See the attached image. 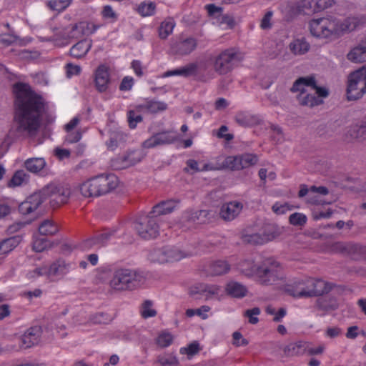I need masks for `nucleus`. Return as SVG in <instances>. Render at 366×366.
<instances>
[{
	"label": "nucleus",
	"instance_id": "obj_1",
	"mask_svg": "<svg viewBox=\"0 0 366 366\" xmlns=\"http://www.w3.org/2000/svg\"><path fill=\"white\" fill-rule=\"evenodd\" d=\"M13 92L15 100L11 132L16 137H35L41 125L42 117L46 111V103L28 84H14Z\"/></svg>",
	"mask_w": 366,
	"mask_h": 366
},
{
	"label": "nucleus",
	"instance_id": "obj_2",
	"mask_svg": "<svg viewBox=\"0 0 366 366\" xmlns=\"http://www.w3.org/2000/svg\"><path fill=\"white\" fill-rule=\"evenodd\" d=\"M118 186V178L114 174H101L94 177L80 186L81 194L86 197H99L114 190Z\"/></svg>",
	"mask_w": 366,
	"mask_h": 366
},
{
	"label": "nucleus",
	"instance_id": "obj_3",
	"mask_svg": "<svg viewBox=\"0 0 366 366\" xmlns=\"http://www.w3.org/2000/svg\"><path fill=\"white\" fill-rule=\"evenodd\" d=\"M145 282V276L143 272L120 268L114 271L109 282L112 289L117 291L134 290L139 287Z\"/></svg>",
	"mask_w": 366,
	"mask_h": 366
},
{
	"label": "nucleus",
	"instance_id": "obj_4",
	"mask_svg": "<svg viewBox=\"0 0 366 366\" xmlns=\"http://www.w3.org/2000/svg\"><path fill=\"white\" fill-rule=\"evenodd\" d=\"M330 290V287L326 282L311 277L295 281L291 289H289L291 295L298 298L320 296Z\"/></svg>",
	"mask_w": 366,
	"mask_h": 366
},
{
	"label": "nucleus",
	"instance_id": "obj_5",
	"mask_svg": "<svg viewBox=\"0 0 366 366\" xmlns=\"http://www.w3.org/2000/svg\"><path fill=\"white\" fill-rule=\"evenodd\" d=\"M262 285H279L284 282L285 274L282 265L274 259L266 258L257 266L256 274Z\"/></svg>",
	"mask_w": 366,
	"mask_h": 366
},
{
	"label": "nucleus",
	"instance_id": "obj_6",
	"mask_svg": "<svg viewBox=\"0 0 366 366\" xmlns=\"http://www.w3.org/2000/svg\"><path fill=\"white\" fill-rule=\"evenodd\" d=\"M308 84H314V76H304L298 78L290 89L292 93L299 92L297 95V100L302 107H308L312 108L315 106L320 105L323 103V100L317 97L314 94L307 93L305 89Z\"/></svg>",
	"mask_w": 366,
	"mask_h": 366
},
{
	"label": "nucleus",
	"instance_id": "obj_7",
	"mask_svg": "<svg viewBox=\"0 0 366 366\" xmlns=\"http://www.w3.org/2000/svg\"><path fill=\"white\" fill-rule=\"evenodd\" d=\"M366 94V66L351 72L347 78V98L349 101L361 99Z\"/></svg>",
	"mask_w": 366,
	"mask_h": 366
},
{
	"label": "nucleus",
	"instance_id": "obj_8",
	"mask_svg": "<svg viewBox=\"0 0 366 366\" xmlns=\"http://www.w3.org/2000/svg\"><path fill=\"white\" fill-rule=\"evenodd\" d=\"M213 69L219 75L230 72L234 64L240 60L238 52L234 48L227 49L212 59Z\"/></svg>",
	"mask_w": 366,
	"mask_h": 366
},
{
	"label": "nucleus",
	"instance_id": "obj_9",
	"mask_svg": "<svg viewBox=\"0 0 366 366\" xmlns=\"http://www.w3.org/2000/svg\"><path fill=\"white\" fill-rule=\"evenodd\" d=\"M42 194L44 201L49 199L51 207L56 208L68 202L71 191L61 184L50 183L42 188Z\"/></svg>",
	"mask_w": 366,
	"mask_h": 366
},
{
	"label": "nucleus",
	"instance_id": "obj_10",
	"mask_svg": "<svg viewBox=\"0 0 366 366\" xmlns=\"http://www.w3.org/2000/svg\"><path fill=\"white\" fill-rule=\"evenodd\" d=\"M134 227L138 235L144 239L156 238L159 234L158 219L153 214L139 217Z\"/></svg>",
	"mask_w": 366,
	"mask_h": 366
},
{
	"label": "nucleus",
	"instance_id": "obj_11",
	"mask_svg": "<svg viewBox=\"0 0 366 366\" xmlns=\"http://www.w3.org/2000/svg\"><path fill=\"white\" fill-rule=\"evenodd\" d=\"M335 18H320L310 21V30L312 36L318 38H328L337 35Z\"/></svg>",
	"mask_w": 366,
	"mask_h": 366
},
{
	"label": "nucleus",
	"instance_id": "obj_12",
	"mask_svg": "<svg viewBox=\"0 0 366 366\" xmlns=\"http://www.w3.org/2000/svg\"><path fill=\"white\" fill-rule=\"evenodd\" d=\"M99 26L89 21H80L71 24L64 31V36L68 39H80L94 33Z\"/></svg>",
	"mask_w": 366,
	"mask_h": 366
},
{
	"label": "nucleus",
	"instance_id": "obj_13",
	"mask_svg": "<svg viewBox=\"0 0 366 366\" xmlns=\"http://www.w3.org/2000/svg\"><path fill=\"white\" fill-rule=\"evenodd\" d=\"M142 159V155L139 152L132 151L112 159L111 160V167L115 170L127 169L137 164Z\"/></svg>",
	"mask_w": 366,
	"mask_h": 366
},
{
	"label": "nucleus",
	"instance_id": "obj_14",
	"mask_svg": "<svg viewBox=\"0 0 366 366\" xmlns=\"http://www.w3.org/2000/svg\"><path fill=\"white\" fill-rule=\"evenodd\" d=\"M44 202V196L42 194V189L29 196L25 201L19 205V211L24 215L29 214L36 211L38 207Z\"/></svg>",
	"mask_w": 366,
	"mask_h": 366
},
{
	"label": "nucleus",
	"instance_id": "obj_15",
	"mask_svg": "<svg viewBox=\"0 0 366 366\" xmlns=\"http://www.w3.org/2000/svg\"><path fill=\"white\" fill-rule=\"evenodd\" d=\"M176 140V137L171 131L156 133L142 143L144 148L150 149L157 146L169 144Z\"/></svg>",
	"mask_w": 366,
	"mask_h": 366
},
{
	"label": "nucleus",
	"instance_id": "obj_16",
	"mask_svg": "<svg viewBox=\"0 0 366 366\" xmlns=\"http://www.w3.org/2000/svg\"><path fill=\"white\" fill-rule=\"evenodd\" d=\"M42 334V328L41 326L36 325L29 327L21 336V344L19 347L21 349L31 348L39 344Z\"/></svg>",
	"mask_w": 366,
	"mask_h": 366
},
{
	"label": "nucleus",
	"instance_id": "obj_17",
	"mask_svg": "<svg viewBox=\"0 0 366 366\" xmlns=\"http://www.w3.org/2000/svg\"><path fill=\"white\" fill-rule=\"evenodd\" d=\"M197 46V40L194 38L189 37L173 43L171 46V49L174 54L186 56L194 51Z\"/></svg>",
	"mask_w": 366,
	"mask_h": 366
},
{
	"label": "nucleus",
	"instance_id": "obj_18",
	"mask_svg": "<svg viewBox=\"0 0 366 366\" xmlns=\"http://www.w3.org/2000/svg\"><path fill=\"white\" fill-rule=\"evenodd\" d=\"M242 207V203L235 201L224 204L221 207L219 215L225 221H232L239 214Z\"/></svg>",
	"mask_w": 366,
	"mask_h": 366
},
{
	"label": "nucleus",
	"instance_id": "obj_19",
	"mask_svg": "<svg viewBox=\"0 0 366 366\" xmlns=\"http://www.w3.org/2000/svg\"><path fill=\"white\" fill-rule=\"evenodd\" d=\"M95 86L100 92H105L109 83V74L108 68L104 65H100L95 72Z\"/></svg>",
	"mask_w": 366,
	"mask_h": 366
},
{
	"label": "nucleus",
	"instance_id": "obj_20",
	"mask_svg": "<svg viewBox=\"0 0 366 366\" xmlns=\"http://www.w3.org/2000/svg\"><path fill=\"white\" fill-rule=\"evenodd\" d=\"M69 271L68 264L64 260L59 259L47 265V278L54 280V277H58L66 274Z\"/></svg>",
	"mask_w": 366,
	"mask_h": 366
},
{
	"label": "nucleus",
	"instance_id": "obj_21",
	"mask_svg": "<svg viewBox=\"0 0 366 366\" xmlns=\"http://www.w3.org/2000/svg\"><path fill=\"white\" fill-rule=\"evenodd\" d=\"M347 58L354 63L366 61V39L362 40L356 46L352 49L347 54Z\"/></svg>",
	"mask_w": 366,
	"mask_h": 366
},
{
	"label": "nucleus",
	"instance_id": "obj_22",
	"mask_svg": "<svg viewBox=\"0 0 366 366\" xmlns=\"http://www.w3.org/2000/svg\"><path fill=\"white\" fill-rule=\"evenodd\" d=\"M179 203V201L174 199H169L162 201L153 207L150 214H153L157 217L160 215L167 214L173 212Z\"/></svg>",
	"mask_w": 366,
	"mask_h": 366
},
{
	"label": "nucleus",
	"instance_id": "obj_23",
	"mask_svg": "<svg viewBox=\"0 0 366 366\" xmlns=\"http://www.w3.org/2000/svg\"><path fill=\"white\" fill-rule=\"evenodd\" d=\"M92 46L91 39H83L74 44L70 49V55L74 58L84 57Z\"/></svg>",
	"mask_w": 366,
	"mask_h": 366
},
{
	"label": "nucleus",
	"instance_id": "obj_24",
	"mask_svg": "<svg viewBox=\"0 0 366 366\" xmlns=\"http://www.w3.org/2000/svg\"><path fill=\"white\" fill-rule=\"evenodd\" d=\"M230 270L229 264L224 260H217L209 264L207 268V273L211 276L223 275Z\"/></svg>",
	"mask_w": 366,
	"mask_h": 366
},
{
	"label": "nucleus",
	"instance_id": "obj_25",
	"mask_svg": "<svg viewBox=\"0 0 366 366\" xmlns=\"http://www.w3.org/2000/svg\"><path fill=\"white\" fill-rule=\"evenodd\" d=\"M307 342L297 341L285 347L283 352L287 357L302 355L307 352Z\"/></svg>",
	"mask_w": 366,
	"mask_h": 366
},
{
	"label": "nucleus",
	"instance_id": "obj_26",
	"mask_svg": "<svg viewBox=\"0 0 366 366\" xmlns=\"http://www.w3.org/2000/svg\"><path fill=\"white\" fill-rule=\"evenodd\" d=\"M197 70V64L195 63H190L185 66L167 71L164 74L163 76L168 77L171 76H182L184 77H188L195 74Z\"/></svg>",
	"mask_w": 366,
	"mask_h": 366
},
{
	"label": "nucleus",
	"instance_id": "obj_27",
	"mask_svg": "<svg viewBox=\"0 0 366 366\" xmlns=\"http://www.w3.org/2000/svg\"><path fill=\"white\" fill-rule=\"evenodd\" d=\"M167 109V104L163 102L150 100L144 104L137 106V109L139 112L147 111L150 113H157L163 112Z\"/></svg>",
	"mask_w": 366,
	"mask_h": 366
},
{
	"label": "nucleus",
	"instance_id": "obj_28",
	"mask_svg": "<svg viewBox=\"0 0 366 366\" xmlns=\"http://www.w3.org/2000/svg\"><path fill=\"white\" fill-rule=\"evenodd\" d=\"M360 23V20L357 17H348L343 21L336 19L337 35L340 32L352 31L355 30Z\"/></svg>",
	"mask_w": 366,
	"mask_h": 366
},
{
	"label": "nucleus",
	"instance_id": "obj_29",
	"mask_svg": "<svg viewBox=\"0 0 366 366\" xmlns=\"http://www.w3.org/2000/svg\"><path fill=\"white\" fill-rule=\"evenodd\" d=\"M226 292L232 297L242 298L246 296L247 289L241 283L232 281L227 283L226 286Z\"/></svg>",
	"mask_w": 366,
	"mask_h": 366
},
{
	"label": "nucleus",
	"instance_id": "obj_30",
	"mask_svg": "<svg viewBox=\"0 0 366 366\" xmlns=\"http://www.w3.org/2000/svg\"><path fill=\"white\" fill-rule=\"evenodd\" d=\"M220 292V287L216 285L199 284L192 290V294H207V298L218 295Z\"/></svg>",
	"mask_w": 366,
	"mask_h": 366
},
{
	"label": "nucleus",
	"instance_id": "obj_31",
	"mask_svg": "<svg viewBox=\"0 0 366 366\" xmlns=\"http://www.w3.org/2000/svg\"><path fill=\"white\" fill-rule=\"evenodd\" d=\"M316 307L322 311L334 310L337 308L338 303L335 298L331 296H325L317 300Z\"/></svg>",
	"mask_w": 366,
	"mask_h": 366
},
{
	"label": "nucleus",
	"instance_id": "obj_32",
	"mask_svg": "<svg viewBox=\"0 0 366 366\" xmlns=\"http://www.w3.org/2000/svg\"><path fill=\"white\" fill-rule=\"evenodd\" d=\"M46 166V161L44 158H29L24 162L25 168L30 172L37 174Z\"/></svg>",
	"mask_w": 366,
	"mask_h": 366
},
{
	"label": "nucleus",
	"instance_id": "obj_33",
	"mask_svg": "<svg viewBox=\"0 0 366 366\" xmlns=\"http://www.w3.org/2000/svg\"><path fill=\"white\" fill-rule=\"evenodd\" d=\"M236 122L242 127H249L257 123V117L246 112H238L235 116Z\"/></svg>",
	"mask_w": 366,
	"mask_h": 366
},
{
	"label": "nucleus",
	"instance_id": "obj_34",
	"mask_svg": "<svg viewBox=\"0 0 366 366\" xmlns=\"http://www.w3.org/2000/svg\"><path fill=\"white\" fill-rule=\"evenodd\" d=\"M164 254L166 256L165 258L167 259V263L179 261L186 257V254L183 251L171 246L164 247Z\"/></svg>",
	"mask_w": 366,
	"mask_h": 366
},
{
	"label": "nucleus",
	"instance_id": "obj_35",
	"mask_svg": "<svg viewBox=\"0 0 366 366\" xmlns=\"http://www.w3.org/2000/svg\"><path fill=\"white\" fill-rule=\"evenodd\" d=\"M290 49L294 54L302 55L309 51L310 44L305 39H298L290 43Z\"/></svg>",
	"mask_w": 366,
	"mask_h": 366
},
{
	"label": "nucleus",
	"instance_id": "obj_36",
	"mask_svg": "<svg viewBox=\"0 0 366 366\" xmlns=\"http://www.w3.org/2000/svg\"><path fill=\"white\" fill-rule=\"evenodd\" d=\"M175 26L173 19L167 18L163 21L158 29L159 36L162 39H166L172 33Z\"/></svg>",
	"mask_w": 366,
	"mask_h": 366
},
{
	"label": "nucleus",
	"instance_id": "obj_37",
	"mask_svg": "<svg viewBox=\"0 0 366 366\" xmlns=\"http://www.w3.org/2000/svg\"><path fill=\"white\" fill-rule=\"evenodd\" d=\"M58 231V226L50 219H45L39 227V234L44 236L54 235Z\"/></svg>",
	"mask_w": 366,
	"mask_h": 366
},
{
	"label": "nucleus",
	"instance_id": "obj_38",
	"mask_svg": "<svg viewBox=\"0 0 366 366\" xmlns=\"http://www.w3.org/2000/svg\"><path fill=\"white\" fill-rule=\"evenodd\" d=\"M349 136L358 141L366 139V122L361 125H355L348 130Z\"/></svg>",
	"mask_w": 366,
	"mask_h": 366
},
{
	"label": "nucleus",
	"instance_id": "obj_39",
	"mask_svg": "<svg viewBox=\"0 0 366 366\" xmlns=\"http://www.w3.org/2000/svg\"><path fill=\"white\" fill-rule=\"evenodd\" d=\"M282 233L281 229L274 224L266 225L264 228L263 234H262L264 242L272 241L279 237Z\"/></svg>",
	"mask_w": 366,
	"mask_h": 366
},
{
	"label": "nucleus",
	"instance_id": "obj_40",
	"mask_svg": "<svg viewBox=\"0 0 366 366\" xmlns=\"http://www.w3.org/2000/svg\"><path fill=\"white\" fill-rule=\"evenodd\" d=\"M241 238L244 242L248 244H262L265 243L262 234L258 233H249L247 230L242 232Z\"/></svg>",
	"mask_w": 366,
	"mask_h": 366
},
{
	"label": "nucleus",
	"instance_id": "obj_41",
	"mask_svg": "<svg viewBox=\"0 0 366 366\" xmlns=\"http://www.w3.org/2000/svg\"><path fill=\"white\" fill-rule=\"evenodd\" d=\"M29 177V176L24 170H18L14 174L8 186L10 187L21 186L28 182Z\"/></svg>",
	"mask_w": 366,
	"mask_h": 366
},
{
	"label": "nucleus",
	"instance_id": "obj_42",
	"mask_svg": "<svg viewBox=\"0 0 366 366\" xmlns=\"http://www.w3.org/2000/svg\"><path fill=\"white\" fill-rule=\"evenodd\" d=\"M222 167L231 170L242 169L240 155L227 157L222 162Z\"/></svg>",
	"mask_w": 366,
	"mask_h": 366
},
{
	"label": "nucleus",
	"instance_id": "obj_43",
	"mask_svg": "<svg viewBox=\"0 0 366 366\" xmlns=\"http://www.w3.org/2000/svg\"><path fill=\"white\" fill-rule=\"evenodd\" d=\"M257 266L253 261L244 260L239 264V269L242 273L246 276L256 275L257 272Z\"/></svg>",
	"mask_w": 366,
	"mask_h": 366
},
{
	"label": "nucleus",
	"instance_id": "obj_44",
	"mask_svg": "<svg viewBox=\"0 0 366 366\" xmlns=\"http://www.w3.org/2000/svg\"><path fill=\"white\" fill-rule=\"evenodd\" d=\"M165 257L164 247L159 249H154L152 250L149 254V259L152 262L159 264L167 263Z\"/></svg>",
	"mask_w": 366,
	"mask_h": 366
},
{
	"label": "nucleus",
	"instance_id": "obj_45",
	"mask_svg": "<svg viewBox=\"0 0 366 366\" xmlns=\"http://www.w3.org/2000/svg\"><path fill=\"white\" fill-rule=\"evenodd\" d=\"M153 302L151 300H145L141 307V315L143 318L147 319L153 317L157 315V311L152 308Z\"/></svg>",
	"mask_w": 366,
	"mask_h": 366
},
{
	"label": "nucleus",
	"instance_id": "obj_46",
	"mask_svg": "<svg viewBox=\"0 0 366 366\" xmlns=\"http://www.w3.org/2000/svg\"><path fill=\"white\" fill-rule=\"evenodd\" d=\"M156 5L153 2H142L138 6V12L142 16H149L154 14Z\"/></svg>",
	"mask_w": 366,
	"mask_h": 366
},
{
	"label": "nucleus",
	"instance_id": "obj_47",
	"mask_svg": "<svg viewBox=\"0 0 366 366\" xmlns=\"http://www.w3.org/2000/svg\"><path fill=\"white\" fill-rule=\"evenodd\" d=\"M21 241V237L20 236H14L3 240L1 242V243L4 248V251H6V253H9L10 251L17 247Z\"/></svg>",
	"mask_w": 366,
	"mask_h": 366
},
{
	"label": "nucleus",
	"instance_id": "obj_48",
	"mask_svg": "<svg viewBox=\"0 0 366 366\" xmlns=\"http://www.w3.org/2000/svg\"><path fill=\"white\" fill-rule=\"evenodd\" d=\"M72 0H50L48 1V6L54 11H61L66 9Z\"/></svg>",
	"mask_w": 366,
	"mask_h": 366
},
{
	"label": "nucleus",
	"instance_id": "obj_49",
	"mask_svg": "<svg viewBox=\"0 0 366 366\" xmlns=\"http://www.w3.org/2000/svg\"><path fill=\"white\" fill-rule=\"evenodd\" d=\"M140 112L137 109L136 110H129L127 112V119L129 126L131 129H134L137 127V123L142 121V117L139 114Z\"/></svg>",
	"mask_w": 366,
	"mask_h": 366
},
{
	"label": "nucleus",
	"instance_id": "obj_50",
	"mask_svg": "<svg viewBox=\"0 0 366 366\" xmlns=\"http://www.w3.org/2000/svg\"><path fill=\"white\" fill-rule=\"evenodd\" d=\"M173 342V336L171 333L163 332L159 335L156 340V343L160 347H167Z\"/></svg>",
	"mask_w": 366,
	"mask_h": 366
},
{
	"label": "nucleus",
	"instance_id": "obj_51",
	"mask_svg": "<svg viewBox=\"0 0 366 366\" xmlns=\"http://www.w3.org/2000/svg\"><path fill=\"white\" fill-rule=\"evenodd\" d=\"M240 159L242 169L255 165L258 162V157L257 155L249 153L240 155Z\"/></svg>",
	"mask_w": 366,
	"mask_h": 366
},
{
	"label": "nucleus",
	"instance_id": "obj_52",
	"mask_svg": "<svg viewBox=\"0 0 366 366\" xmlns=\"http://www.w3.org/2000/svg\"><path fill=\"white\" fill-rule=\"evenodd\" d=\"M198 222L201 224L208 223L216 217V212L212 210L202 209L198 211Z\"/></svg>",
	"mask_w": 366,
	"mask_h": 366
},
{
	"label": "nucleus",
	"instance_id": "obj_53",
	"mask_svg": "<svg viewBox=\"0 0 366 366\" xmlns=\"http://www.w3.org/2000/svg\"><path fill=\"white\" fill-rule=\"evenodd\" d=\"M157 361L162 366H177L179 364L177 358L169 354L159 356Z\"/></svg>",
	"mask_w": 366,
	"mask_h": 366
},
{
	"label": "nucleus",
	"instance_id": "obj_54",
	"mask_svg": "<svg viewBox=\"0 0 366 366\" xmlns=\"http://www.w3.org/2000/svg\"><path fill=\"white\" fill-rule=\"evenodd\" d=\"M307 217L299 212H295L292 214L289 217V222L291 224L295 226H302L307 222Z\"/></svg>",
	"mask_w": 366,
	"mask_h": 366
},
{
	"label": "nucleus",
	"instance_id": "obj_55",
	"mask_svg": "<svg viewBox=\"0 0 366 366\" xmlns=\"http://www.w3.org/2000/svg\"><path fill=\"white\" fill-rule=\"evenodd\" d=\"M199 345L197 342H193L186 347L180 348V353L182 355H187L189 357L194 356L199 352Z\"/></svg>",
	"mask_w": 366,
	"mask_h": 366
},
{
	"label": "nucleus",
	"instance_id": "obj_56",
	"mask_svg": "<svg viewBox=\"0 0 366 366\" xmlns=\"http://www.w3.org/2000/svg\"><path fill=\"white\" fill-rule=\"evenodd\" d=\"M260 314V309L259 307H253L249 310H247L244 316L249 319V322L252 325H255L259 322L257 316Z\"/></svg>",
	"mask_w": 366,
	"mask_h": 366
},
{
	"label": "nucleus",
	"instance_id": "obj_57",
	"mask_svg": "<svg viewBox=\"0 0 366 366\" xmlns=\"http://www.w3.org/2000/svg\"><path fill=\"white\" fill-rule=\"evenodd\" d=\"M109 320L108 315L104 312H99L92 315L89 318V321L93 324H104Z\"/></svg>",
	"mask_w": 366,
	"mask_h": 366
},
{
	"label": "nucleus",
	"instance_id": "obj_58",
	"mask_svg": "<svg viewBox=\"0 0 366 366\" xmlns=\"http://www.w3.org/2000/svg\"><path fill=\"white\" fill-rule=\"evenodd\" d=\"M308 86H310L312 89L315 90V93L314 94L321 99L322 98H326L329 95V92L326 88L320 87L317 85L315 77L314 84H308Z\"/></svg>",
	"mask_w": 366,
	"mask_h": 366
},
{
	"label": "nucleus",
	"instance_id": "obj_59",
	"mask_svg": "<svg viewBox=\"0 0 366 366\" xmlns=\"http://www.w3.org/2000/svg\"><path fill=\"white\" fill-rule=\"evenodd\" d=\"M232 344L236 347L246 346L249 344L247 339L244 338L241 332L236 331L232 334Z\"/></svg>",
	"mask_w": 366,
	"mask_h": 366
},
{
	"label": "nucleus",
	"instance_id": "obj_60",
	"mask_svg": "<svg viewBox=\"0 0 366 366\" xmlns=\"http://www.w3.org/2000/svg\"><path fill=\"white\" fill-rule=\"evenodd\" d=\"M29 278H36L41 276L47 277V265L36 267L28 273Z\"/></svg>",
	"mask_w": 366,
	"mask_h": 366
},
{
	"label": "nucleus",
	"instance_id": "obj_61",
	"mask_svg": "<svg viewBox=\"0 0 366 366\" xmlns=\"http://www.w3.org/2000/svg\"><path fill=\"white\" fill-rule=\"evenodd\" d=\"M122 135L119 133H113L109 140L107 142L109 149L114 150L118 147L119 140L122 139Z\"/></svg>",
	"mask_w": 366,
	"mask_h": 366
},
{
	"label": "nucleus",
	"instance_id": "obj_62",
	"mask_svg": "<svg viewBox=\"0 0 366 366\" xmlns=\"http://www.w3.org/2000/svg\"><path fill=\"white\" fill-rule=\"evenodd\" d=\"M102 15L104 19H111L113 21L117 19V15L111 6L107 5L103 7Z\"/></svg>",
	"mask_w": 366,
	"mask_h": 366
},
{
	"label": "nucleus",
	"instance_id": "obj_63",
	"mask_svg": "<svg viewBox=\"0 0 366 366\" xmlns=\"http://www.w3.org/2000/svg\"><path fill=\"white\" fill-rule=\"evenodd\" d=\"M272 209L277 214H283L290 210L291 208L287 203L280 204L277 202L272 206Z\"/></svg>",
	"mask_w": 366,
	"mask_h": 366
},
{
	"label": "nucleus",
	"instance_id": "obj_64",
	"mask_svg": "<svg viewBox=\"0 0 366 366\" xmlns=\"http://www.w3.org/2000/svg\"><path fill=\"white\" fill-rule=\"evenodd\" d=\"M46 247L47 241L45 238L36 239L33 242V249L38 252L44 251Z\"/></svg>",
	"mask_w": 366,
	"mask_h": 366
}]
</instances>
